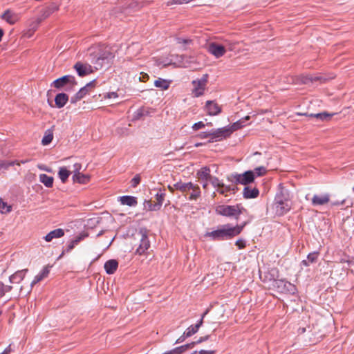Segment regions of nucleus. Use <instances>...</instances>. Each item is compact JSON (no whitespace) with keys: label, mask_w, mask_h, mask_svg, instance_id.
<instances>
[{"label":"nucleus","mask_w":354,"mask_h":354,"mask_svg":"<svg viewBox=\"0 0 354 354\" xmlns=\"http://www.w3.org/2000/svg\"><path fill=\"white\" fill-rule=\"evenodd\" d=\"M4 294V287L2 283H0V297Z\"/></svg>","instance_id":"nucleus-59"},{"label":"nucleus","mask_w":354,"mask_h":354,"mask_svg":"<svg viewBox=\"0 0 354 354\" xmlns=\"http://www.w3.org/2000/svg\"><path fill=\"white\" fill-rule=\"evenodd\" d=\"M227 47H228L230 50H233L231 44L227 41L225 45L219 44L216 42H210L208 44L207 48L209 53L213 55L215 57L219 58L225 55Z\"/></svg>","instance_id":"nucleus-6"},{"label":"nucleus","mask_w":354,"mask_h":354,"mask_svg":"<svg viewBox=\"0 0 354 354\" xmlns=\"http://www.w3.org/2000/svg\"><path fill=\"white\" fill-rule=\"evenodd\" d=\"M205 124L203 122L201 121V122H198L196 123H194L193 125H192V129L194 130V131H197L200 129H202V128H204L205 127Z\"/></svg>","instance_id":"nucleus-44"},{"label":"nucleus","mask_w":354,"mask_h":354,"mask_svg":"<svg viewBox=\"0 0 354 354\" xmlns=\"http://www.w3.org/2000/svg\"><path fill=\"white\" fill-rule=\"evenodd\" d=\"M180 58H181V61L178 64V66H180V67H185V68L190 66L189 64L187 62V57H185V56H180Z\"/></svg>","instance_id":"nucleus-43"},{"label":"nucleus","mask_w":354,"mask_h":354,"mask_svg":"<svg viewBox=\"0 0 354 354\" xmlns=\"http://www.w3.org/2000/svg\"><path fill=\"white\" fill-rule=\"evenodd\" d=\"M12 211V206L0 198V213L6 214Z\"/></svg>","instance_id":"nucleus-37"},{"label":"nucleus","mask_w":354,"mask_h":354,"mask_svg":"<svg viewBox=\"0 0 354 354\" xmlns=\"http://www.w3.org/2000/svg\"><path fill=\"white\" fill-rule=\"evenodd\" d=\"M9 167V165L8 162L6 161H0V169H8Z\"/></svg>","instance_id":"nucleus-55"},{"label":"nucleus","mask_w":354,"mask_h":354,"mask_svg":"<svg viewBox=\"0 0 354 354\" xmlns=\"http://www.w3.org/2000/svg\"><path fill=\"white\" fill-rule=\"evenodd\" d=\"M168 189L171 192H174V190H179L182 193L187 192L192 190V194L189 196V200L193 201L196 200L201 196V189L198 185L189 183L178 182L173 185H168Z\"/></svg>","instance_id":"nucleus-3"},{"label":"nucleus","mask_w":354,"mask_h":354,"mask_svg":"<svg viewBox=\"0 0 354 354\" xmlns=\"http://www.w3.org/2000/svg\"><path fill=\"white\" fill-rule=\"evenodd\" d=\"M118 97V95L115 92L106 93L104 95L105 99L117 98Z\"/></svg>","instance_id":"nucleus-45"},{"label":"nucleus","mask_w":354,"mask_h":354,"mask_svg":"<svg viewBox=\"0 0 354 354\" xmlns=\"http://www.w3.org/2000/svg\"><path fill=\"white\" fill-rule=\"evenodd\" d=\"M154 85L157 88L167 90L169 87L170 82L165 79L158 78L155 80Z\"/></svg>","instance_id":"nucleus-34"},{"label":"nucleus","mask_w":354,"mask_h":354,"mask_svg":"<svg viewBox=\"0 0 354 354\" xmlns=\"http://www.w3.org/2000/svg\"><path fill=\"white\" fill-rule=\"evenodd\" d=\"M68 100V96L64 93H59L55 96V102L57 107L62 108Z\"/></svg>","instance_id":"nucleus-26"},{"label":"nucleus","mask_w":354,"mask_h":354,"mask_svg":"<svg viewBox=\"0 0 354 354\" xmlns=\"http://www.w3.org/2000/svg\"><path fill=\"white\" fill-rule=\"evenodd\" d=\"M37 167H38L40 170H43V171H47V172H51V171H52L51 168L48 167H47V166H46L45 165L39 164V165H37Z\"/></svg>","instance_id":"nucleus-48"},{"label":"nucleus","mask_w":354,"mask_h":354,"mask_svg":"<svg viewBox=\"0 0 354 354\" xmlns=\"http://www.w3.org/2000/svg\"><path fill=\"white\" fill-rule=\"evenodd\" d=\"M213 351L201 350L200 351H195L193 354H214Z\"/></svg>","instance_id":"nucleus-53"},{"label":"nucleus","mask_w":354,"mask_h":354,"mask_svg":"<svg viewBox=\"0 0 354 354\" xmlns=\"http://www.w3.org/2000/svg\"><path fill=\"white\" fill-rule=\"evenodd\" d=\"M318 256H319V253L317 252L310 253L307 257L308 261L310 263H314L317 261Z\"/></svg>","instance_id":"nucleus-41"},{"label":"nucleus","mask_w":354,"mask_h":354,"mask_svg":"<svg viewBox=\"0 0 354 354\" xmlns=\"http://www.w3.org/2000/svg\"><path fill=\"white\" fill-rule=\"evenodd\" d=\"M28 162V160H21V162H20V164H21V163H26V162Z\"/></svg>","instance_id":"nucleus-64"},{"label":"nucleus","mask_w":354,"mask_h":354,"mask_svg":"<svg viewBox=\"0 0 354 354\" xmlns=\"http://www.w3.org/2000/svg\"><path fill=\"white\" fill-rule=\"evenodd\" d=\"M82 98L80 97V96L77 93L74 96H73L71 98V102L73 103V104H75L77 101L80 100Z\"/></svg>","instance_id":"nucleus-52"},{"label":"nucleus","mask_w":354,"mask_h":354,"mask_svg":"<svg viewBox=\"0 0 354 354\" xmlns=\"http://www.w3.org/2000/svg\"><path fill=\"white\" fill-rule=\"evenodd\" d=\"M118 266V263L116 260L111 259L107 261L104 264V269L107 274H113Z\"/></svg>","instance_id":"nucleus-24"},{"label":"nucleus","mask_w":354,"mask_h":354,"mask_svg":"<svg viewBox=\"0 0 354 354\" xmlns=\"http://www.w3.org/2000/svg\"><path fill=\"white\" fill-rule=\"evenodd\" d=\"M82 169V165L80 163H75L73 165V170L71 173H73V175L80 174V170Z\"/></svg>","instance_id":"nucleus-42"},{"label":"nucleus","mask_w":354,"mask_h":354,"mask_svg":"<svg viewBox=\"0 0 354 354\" xmlns=\"http://www.w3.org/2000/svg\"><path fill=\"white\" fill-rule=\"evenodd\" d=\"M39 22H40V21H39V20H37V21H32V22L30 24V26H29V28H30V30H32L33 32H35V31L37 30V27H38V26H39Z\"/></svg>","instance_id":"nucleus-47"},{"label":"nucleus","mask_w":354,"mask_h":354,"mask_svg":"<svg viewBox=\"0 0 354 354\" xmlns=\"http://www.w3.org/2000/svg\"><path fill=\"white\" fill-rule=\"evenodd\" d=\"M53 138V131L50 129L45 132L44 136L42 138L41 143L43 145H48L50 144Z\"/></svg>","instance_id":"nucleus-38"},{"label":"nucleus","mask_w":354,"mask_h":354,"mask_svg":"<svg viewBox=\"0 0 354 354\" xmlns=\"http://www.w3.org/2000/svg\"><path fill=\"white\" fill-rule=\"evenodd\" d=\"M74 68L77 74L81 76H85L93 72L92 66L88 64H82V62H77L74 65Z\"/></svg>","instance_id":"nucleus-13"},{"label":"nucleus","mask_w":354,"mask_h":354,"mask_svg":"<svg viewBox=\"0 0 354 354\" xmlns=\"http://www.w3.org/2000/svg\"><path fill=\"white\" fill-rule=\"evenodd\" d=\"M330 201V196L328 194L317 195L315 194L312 198V204L313 206L324 205L327 204Z\"/></svg>","instance_id":"nucleus-16"},{"label":"nucleus","mask_w":354,"mask_h":354,"mask_svg":"<svg viewBox=\"0 0 354 354\" xmlns=\"http://www.w3.org/2000/svg\"><path fill=\"white\" fill-rule=\"evenodd\" d=\"M114 55L109 50H104L102 52L98 57L92 59L91 62L94 65L95 69L99 70L103 67H108Z\"/></svg>","instance_id":"nucleus-5"},{"label":"nucleus","mask_w":354,"mask_h":354,"mask_svg":"<svg viewBox=\"0 0 354 354\" xmlns=\"http://www.w3.org/2000/svg\"><path fill=\"white\" fill-rule=\"evenodd\" d=\"M33 31L28 28L27 30L24 31L23 33V37L26 38H30L33 34Z\"/></svg>","instance_id":"nucleus-49"},{"label":"nucleus","mask_w":354,"mask_h":354,"mask_svg":"<svg viewBox=\"0 0 354 354\" xmlns=\"http://www.w3.org/2000/svg\"><path fill=\"white\" fill-rule=\"evenodd\" d=\"M187 337L184 336V334L180 337L176 342V343L183 342Z\"/></svg>","instance_id":"nucleus-58"},{"label":"nucleus","mask_w":354,"mask_h":354,"mask_svg":"<svg viewBox=\"0 0 354 354\" xmlns=\"http://www.w3.org/2000/svg\"><path fill=\"white\" fill-rule=\"evenodd\" d=\"M276 286L279 290L281 292L294 294L297 289L294 284L286 280H277L276 281Z\"/></svg>","instance_id":"nucleus-10"},{"label":"nucleus","mask_w":354,"mask_h":354,"mask_svg":"<svg viewBox=\"0 0 354 354\" xmlns=\"http://www.w3.org/2000/svg\"><path fill=\"white\" fill-rule=\"evenodd\" d=\"M274 207L276 214L280 216L286 214L290 209V197L287 189L283 187L279 188L274 198Z\"/></svg>","instance_id":"nucleus-2"},{"label":"nucleus","mask_w":354,"mask_h":354,"mask_svg":"<svg viewBox=\"0 0 354 354\" xmlns=\"http://www.w3.org/2000/svg\"><path fill=\"white\" fill-rule=\"evenodd\" d=\"M232 181L243 185L252 183L254 180V174L252 170L245 171L243 174H235L232 175Z\"/></svg>","instance_id":"nucleus-8"},{"label":"nucleus","mask_w":354,"mask_h":354,"mask_svg":"<svg viewBox=\"0 0 354 354\" xmlns=\"http://www.w3.org/2000/svg\"><path fill=\"white\" fill-rule=\"evenodd\" d=\"M64 235V231L61 228H58V229L54 230L53 231H50L48 234H47L44 237V239L46 242H50L54 239L61 238Z\"/></svg>","instance_id":"nucleus-20"},{"label":"nucleus","mask_w":354,"mask_h":354,"mask_svg":"<svg viewBox=\"0 0 354 354\" xmlns=\"http://www.w3.org/2000/svg\"><path fill=\"white\" fill-rule=\"evenodd\" d=\"M140 177L138 176H135L131 180L132 186L134 187H136L140 183Z\"/></svg>","instance_id":"nucleus-51"},{"label":"nucleus","mask_w":354,"mask_h":354,"mask_svg":"<svg viewBox=\"0 0 354 354\" xmlns=\"http://www.w3.org/2000/svg\"><path fill=\"white\" fill-rule=\"evenodd\" d=\"M243 209V207L240 205H221L216 207V212L217 214L229 218H234L236 220H238Z\"/></svg>","instance_id":"nucleus-4"},{"label":"nucleus","mask_w":354,"mask_h":354,"mask_svg":"<svg viewBox=\"0 0 354 354\" xmlns=\"http://www.w3.org/2000/svg\"><path fill=\"white\" fill-rule=\"evenodd\" d=\"M198 178L203 181H208L212 176L210 175V169L207 167L201 168L197 172Z\"/></svg>","instance_id":"nucleus-29"},{"label":"nucleus","mask_w":354,"mask_h":354,"mask_svg":"<svg viewBox=\"0 0 354 354\" xmlns=\"http://www.w3.org/2000/svg\"><path fill=\"white\" fill-rule=\"evenodd\" d=\"M299 80L301 83L307 84L310 82L321 81L322 80V77L313 75H301L299 76Z\"/></svg>","instance_id":"nucleus-23"},{"label":"nucleus","mask_w":354,"mask_h":354,"mask_svg":"<svg viewBox=\"0 0 354 354\" xmlns=\"http://www.w3.org/2000/svg\"><path fill=\"white\" fill-rule=\"evenodd\" d=\"M333 115V114H329L326 112H322L317 114H310V117H315L322 121H328L330 119V118Z\"/></svg>","instance_id":"nucleus-39"},{"label":"nucleus","mask_w":354,"mask_h":354,"mask_svg":"<svg viewBox=\"0 0 354 354\" xmlns=\"http://www.w3.org/2000/svg\"><path fill=\"white\" fill-rule=\"evenodd\" d=\"M136 239L139 241L138 246L136 248V253L142 255L149 249L150 243L147 234V232L144 230H140L136 234Z\"/></svg>","instance_id":"nucleus-7"},{"label":"nucleus","mask_w":354,"mask_h":354,"mask_svg":"<svg viewBox=\"0 0 354 354\" xmlns=\"http://www.w3.org/2000/svg\"><path fill=\"white\" fill-rule=\"evenodd\" d=\"M76 84L75 79L73 76L64 75L53 81L52 85L55 88H60L66 84L75 85Z\"/></svg>","instance_id":"nucleus-11"},{"label":"nucleus","mask_w":354,"mask_h":354,"mask_svg":"<svg viewBox=\"0 0 354 354\" xmlns=\"http://www.w3.org/2000/svg\"><path fill=\"white\" fill-rule=\"evenodd\" d=\"M208 337H209L208 335H206L205 337H201L195 342H192L189 344H186V345L176 348L170 351L165 353L164 354H174V353H180L184 352L187 348L192 347L195 344H199L203 342H205L208 339Z\"/></svg>","instance_id":"nucleus-15"},{"label":"nucleus","mask_w":354,"mask_h":354,"mask_svg":"<svg viewBox=\"0 0 354 354\" xmlns=\"http://www.w3.org/2000/svg\"><path fill=\"white\" fill-rule=\"evenodd\" d=\"M27 271H28V270L25 269V270H22L16 272L15 274H13L12 276H10V282L12 283H19L20 281H21L24 279Z\"/></svg>","instance_id":"nucleus-27"},{"label":"nucleus","mask_w":354,"mask_h":354,"mask_svg":"<svg viewBox=\"0 0 354 354\" xmlns=\"http://www.w3.org/2000/svg\"><path fill=\"white\" fill-rule=\"evenodd\" d=\"M198 136L201 138H211V131L210 132H203V133H201Z\"/></svg>","instance_id":"nucleus-54"},{"label":"nucleus","mask_w":354,"mask_h":354,"mask_svg":"<svg viewBox=\"0 0 354 354\" xmlns=\"http://www.w3.org/2000/svg\"><path fill=\"white\" fill-rule=\"evenodd\" d=\"M202 145H203L202 143H196V144H195V146L199 147V146H201Z\"/></svg>","instance_id":"nucleus-63"},{"label":"nucleus","mask_w":354,"mask_h":354,"mask_svg":"<svg viewBox=\"0 0 354 354\" xmlns=\"http://www.w3.org/2000/svg\"><path fill=\"white\" fill-rule=\"evenodd\" d=\"M243 194L245 198H254L259 196V192L256 187H245Z\"/></svg>","instance_id":"nucleus-22"},{"label":"nucleus","mask_w":354,"mask_h":354,"mask_svg":"<svg viewBox=\"0 0 354 354\" xmlns=\"http://www.w3.org/2000/svg\"><path fill=\"white\" fill-rule=\"evenodd\" d=\"M246 224L247 222L236 225L230 223L221 225L218 226L216 230L206 232L205 236L210 238L212 241L229 240L240 234Z\"/></svg>","instance_id":"nucleus-1"},{"label":"nucleus","mask_w":354,"mask_h":354,"mask_svg":"<svg viewBox=\"0 0 354 354\" xmlns=\"http://www.w3.org/2000/svg\"><path fill=\"white\" fill-rule=\"evenodd\" d=\"M165 196V194L164 192H162L161 191L158 192L156 194V203L153 205L150 204L149 207V209L151 211H157V210L160 209V208L161 207L162 203L164 201Z\"/></svg>","instance_id":"nucleus-18"},{"label":"nucleus","mask_w":354,"mask_h":354,"mask_svg":"<svg viewBox=\"0 0 354 354\" xmlns=\"http://www.w3.org/2000/svg\"><path fill=\"white\" fill-rule=\"evenodd\" d=\"M207 83V75H203L201 79L192 81V94L194 97L203 95Z\"/></svg>","instance_id":"nucleus-9"},{"label":"nucleus","mask_w":354,"mask_h":354,"mask_svg":"<svg viewBox=\"0 0 354 354\" xmlns=\"http://www.w3.org/2000/svg\"><path fill=\"white\" fill-rule=\"evenodd\" d=\"M235 245L239 248V249H243L245 247L246 244H245V241L243 240V239H238L236 243H235Z\"/></svg>","instance_id":"nucleus-46"},{"label":"nucleus","mask_w":354,"mask_h":354,"mask_svg":"<svg viewBox=\"0 0 354 354\" xmlns=\"http://www.w3.org/2000/svg\"><path fill=\"white\" fill-rule=\"evenodd\" d=\"M205 111L209 115H216L221 111V107L214 101L208 100L205 104Z\"/></svg>","instance_id":"nucleus-14"},{"label":"nucleus","mask_w":354,"mask_h":354,"mask_svg":"<svg viewBox=\"0 0 354 354\" xmlns=\"http://www.w3.org/2000/svg\"><path fill=\"white\" fill-rule=\"evenodd\" d=\"M71 174V171L65 167H60L58 171V176L62 183H65L68 176Z\"/></svg>","instance_id":"nucleus-36"},{"label":"nucleus","mask_w":354,"mask_h":354,"mask_svg":"<svg viewBox=\"0 0 354 354\" xmlns=\"http://www.w3.org/2000/svg\"><path fill=\"white\" fill-rule=\"evenodd\" d=\"M149 75L145 73H140L139 76V80L140 82H145L149 79Z\"/></svg>","instance_id":"nucleus-50"},{"label":"nucleus","mask_w":354,"mask_h":354,"mask_svg":"<svg viewBox=\"0 0 354 354\" xmlns=\"http://www.w3.org/2000/svg\"><path fill=\"white\" fill-rule=\"evenodd\" d=\"M50 267L49 266H45L43 268V270L41 271V272L35 276V279L31 282V284H30L31 288L35 284H36L37 283L39 282L40 281H41L42 279H44V278H46L48 275V274L50 272Z\"/></svg>","instance_id":"nucleus-21"},{"label":"nucleus","mask_w":354,"mask_h":354,"mask_svg":"<svg viewBox=\"0 0 354 354\" xmlns=\"http://www.w3.org/2000/svg\"><path fill=\"white\" fill-rule=\"evenodd\" d=\"M53 178L46 174H41L39 175V181L42 183L46 187H51L53 185Z\"/></svg>","instance_id":"nucleus-33"},{"label":"nucleus","mask_w":354,"mask_h":354,"mask_svg":"<svg viewBox=\"0 0 354 354\" xmlns=\"http://www.w3.org/2000/svg\"><path fill=\"white\" fill-rule=\"evenodd\" d=\"M95 80L88 82L86 86L80 89L77 94L82 99L92 88L95 87Z\"/></svg>","instance_id":"nucleus-31"},{"label":"nucleus","mask_w":354,"mask_h":354,"mask_svg":"<svg viewBox=\"0 0 354 354\" xmlns=\"http://www.w3.org/2000/svg\"><path fill=\"white\" fill-rule=\"evenodd\" d=\"M3 35V31L2 29L0 28V41L1 40Z\"/></svg>","instance_id":"nucleus-62"},{"label":"nucleus","mask_w":354,"mask_h":354,"mask_svg":"<svg viewBox=\"0 0 354 354\" xmlns=\"http://www.w3.org/2000/svg\"><path fill=\"white\" fill-rule=\"evenodd\" d=\"M120 201L122 205L128 206H135L137 204L136 198L131 196H124L120 197Z\"/></svg>","instance_id":"nucleus-32"},{"label":"nucleus","mask_w":354,"mask_h":354,"mask_svg":"<svg viewBox=\"0 0 354 354\" xmlns=\"http://www.w3.org/2000/svg\"><path fill=\"white\" fill-rule=\"evenodd\" d=\"M206 314L207 311L203 315L201 319L195 325H192L189 327H188L187 330L184 332V336L189 337L195 334L198 330L200 326H201L203 319Z\"/></svg>","instance_id":"nucleus-19"},{"label":"nucleus","mask_w":354,"mask_h":354,"mask_svg":"<svg viewBox=\"0 0 354 354\" xmlns=\"http://www.w3.org/2000/svg\"><path fill=\"white\" fill-rule=\"evenodd\" d=\"M8 162V165H9V167L10 166H12V165H20V162L17 160H15V161H10V162Z\"/></svg>","instance_id":"nucleus-57"},{"label":"nucleus","mask_w":354,"mask_h":354,"mask_svg":"<svg viewBox=\"0 0 354 354\" xmlns=\"http://www.w3.org/2000/svg\"><path fill=\"white\" fill-rule=\"evenodd\" d=\"M250 117L246 116L244 118L233 123L231 126L226 127L227 129L230 131V136L235 131L239 129L244 126V123L246 120H249Z\"/></svg>","instance_id":"nucleus-25"},{"label":"nucleus","mask_w":354,"mask_h":354,"mask_svg":"<svg viewBox=\"0 0 354 354\" xmlns=\"http://www.w3.org/2000/svg\"><path fill=\"white\" fill-rule=\"evenodd\" d=\"M86 236V234H80L76 236L73 240H72L69 244L68 245L66 252H68L74 248V247L77 245L82 240H83Z\"/></svg>","instance_id":"nucleus-35"},{"label":"nucleus","mask_w":354,"mask_h":354,"mask_svg":"<svg viewBox=\"0 0 354 354\" xmlns=\"http://www.w3.org/2000/svg\"><path fill=\"white\" fill-rule=\"evenodd\" d=\"M72 178L74 183H77L80 184H86L90 180V176L85 175L82 173L73 175Z\"/></svg>","instance_id":"nucleus-30"},{"label":"nucleus","mask_w":354,"mask_h":354,"mask_svg":"<svg viewBox=\"0 0 354 354\" xmlns=\"http://www.w3.org/2000/svg\"><path fill=\"white\" fill-rule=\"evenodd\" d=\"M230 136V131L226 127L211 131V140L213 141L221 140Z\"/></svg>","instance_id":"nucleus-12"},{"label":"nucleus","mask_w":354,"mask_h":354,"mask_svg":"<svg viewBox=\"0 0 354 354\" xmlns=\"http://www.w3.org/2000/svg\"><path fill=\"white\" fill-rule=\"evenodd\" d=\"M309 261H308V259L306 260H303L301 263L303 265H304L305 266H309Z\"/></svg>","instance_id":"nucleus-60"},{"label":"nucleus","mask_w":354,"mask_h":354,"mask_svg":"<svg viewBox=\"0 0 354 354\" xmlns=\"http://www.w3.org/2000/svg\"><path fill=\"white\" fill-rule=\"evenodd\" d=\"M207 185H208V184H207V181H205V182H204V183H203V187L204 189H207Z\"/></svg>","instance_id":"nucleus-61"},{"label":"nucleus","mask_w":354,"mask_h":354,"mask_svg":"<svg viewBox=\"0 0 354 354\" xmlns=\"http://www.w3.org/2000/svg\"><path fill=\"white\" fill-rule=\"evenodd\" d=\"M208 181H209L214 187H218L217 191L222 194H223L227 190V188L224 187L223 183H221L216 177L211 176Z\"/></svg>","instance_id":"nucleus-28"},{"label":"nucleus","mask_w":354,"mask_h":354,"mask_svg":"<svg viewBox=\"0 0 354 354\" xmlns=\"http://www.w3.org/2000/svg\"><path fill=\"white\" fill-rule=\"evenodd\" d=\"M1 18L11 25L15 24L19 20L18 15L10 10L5 11L1 15Z\"/></svg>","instance_id":"nucleus-17"},{"label":"nucleus","mask_w":354,"mask_h":354,"mask_svg":"<svg viewBox=\"0 0 354 354\" xmlns=\"http://www.w3.org/2000/svg\"><path fill=\"white\" fill-rule=\"evenodd\" d=\"M11 345H9L2 353L0 354H9L11 352Z\"/></svg>","instance_id":"nucleus-56"},{"label":"nucleus","mask_w":354,"mask_h":354,"mask_svg":"<svg viewBox=\"0 0 354 354\" xmlns=\"http://www.w3.org/2000/svg\"><path fill=\"white\" fill-rule=\"evenodd\" d=\"M252 171H254V177L255 176H263L266 173V167L261 166L255 168Z\"/></svg>","instance_id":"nucleus-40"}]
</instances>
